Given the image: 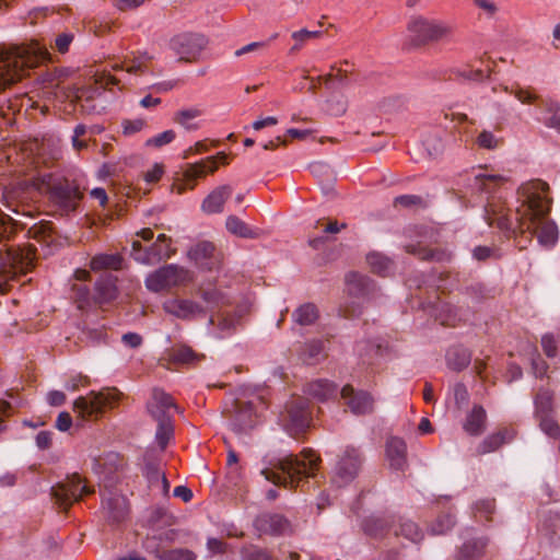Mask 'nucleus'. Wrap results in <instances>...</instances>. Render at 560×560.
<instances>
[{
    "label": "nucleus",
    "instance_id": "1",
    "mask_svg": "<svg viewBox=\"0 0 560 560\" xmlns=\"http://www.w3.org/2000/svg\"><path fill=\"white\" fill-rule=\"evenodd\" d=\"M468 186L472 191L487 194L483 218L490 226H497L506 237H513L520 249L527 247L537 236V241L545 247H552L558 241V228L548 219L550 200L545 197L548 185L541 180H532L517 189L518 206L512 218L511 211L501 192L495 188L504 180L499 175L474 174L468 178Z\"/></svg>",
    "mask_w": 560,
    "mask_h": 560
},
{
    "label": "nucleus",
    "instance_id": "2",
    "mask_svg": "<svg viewBox=\"0 0 560 560\" xmlns=\"http://www.w3.org/2000/svg\"><path fill=\"white\" fill-rule=\"evenodd\" d=\"M50 59L47 48L37 42L0 47V92L22 80L30 69Z\"/></svg>",
    "mask_w": 560,
    "mask_h": 560
},
{
    "label": "nucleus",
    "instance_id": "3",
    "mask_svg": "<svg viewBox=\"0 0 560 560\" xmlns=\"http://www.w3.org/2000/svg\"><path fill=\"white\" fill-rule=\"evenodd\" d=\"M320 458L312 450H303L300 455L289 454L280 458L275 469L265 468L261 475L266 480L284 488H303L306 479L316 475Z\"/></svg>",
    "mask_w": 560,
    "mask_h": 560
},
{
    "label": "nucleus",
    "instance_id": "4",
    "mask_svg": "<svg viewBox=\"0 0 560 560\" xmlns=\"http://www.w3.org/2000/svg\"><path fill=\"white\" fill-rule=\"evenodd\" d=\"M36 248L33 245L14 247L4 245L0 248V294L7 293L18 275H23L34 267Z\"/></svg>",
    "mask_w": 560,
    "mask_h": 560
},
{
    "label": "nucleus",
    "instance_id": "5",
    "mask_svg": "<svg viewBox=\"0 0 560 560\" xmlns=\"http://www.w3.org/2000/svg\"><path fill=\"white\" fill-rule=\"evenodd\" d=\"M407 31L410 44L419 47L429 43L447 39L453 33V27L450 23L442 20L415 15L410 18Z\"/></svg>",
    "mask_w": 560,
    "mask_h": 560
},
{
    "label": "nucleus",
    "instance_id": "6",
    "mask_svg": "<svg viewBox=\"0 0 560 560\" xmlns=\"http://www.w3.org/2000/svg\"><path fill=\"white\" fill-rule=\"evenodd\" d=\"M45 189L50 201L62 212L69 213L74 211L82 198L79 186L65 177L49 176L44 182Z\"/></svg>",
    "mask_w": 560,
    "mask_h": 560
},
{
    "label": "nucleus",
    "instance_id": "7",
    "mask_svg": "<svg viewBox=\"0 0 560 560\" xmlns=\"http://www.w3.org/2000/svg\"><path fill=\"white\" fill-rule=\"evenodd\" d=\"M121 393L116 388H106L98 393L91 392L86 397H79L73 404V410L83 419L102 412L105 408L115 407L120 400Z\"/></svg>",
    "mask_w": 560,
    "mask_h": 560
},
{
    "label": "nucleus",
    "instance_id": "8",
    "mask_svg": "<svg viewBox=\"0 0 560 560\" xmlns=\"http://www.w3.org/2000/svg\"><path fill=\"white\" fill-rule=\"evenodd\" d=\"M191 280L187 269L171 264L159 268L145 278V287L151 292L167 291L180 287Z\"/></svg>",
    "mask_w": 560,
    "mask_h": 560
},
{
    "label": "nucleus",
    "instance_id": "9",
    "mask_svg": "<svg viewBox=\"0 0 560 560\" xmlns=\"http://www.w3.org/2000/svg\"><path fill=\"white\" fill-rule=\"evenodd\" d=\"M284 429L292 436H296L310 427L311 411L310 402L304 397L292 398L285 405V410L281 415Z\"/></svg>",
    "mask_w": 560,
    "mask_h": 560
},
{
    "label": "nucleus",
    "instance_id": "10",
    "mask_svg": "<svg viewBox=\"0 0 560 560\" xmlns=\"http://www.w3.org/2000/svg\"><path fill=\"white\" fill-rule=\"evenodd\" d=\"M93 489L86 485H82L79 475L73 474L65 481H61L51 488V497L55 503L63 511H67L73 502L78 501L85 494L93 493Z\"/></svg>",
    "mask_w": 560,
    "mask_h": 560
},
{
    "label": "nucleus",
    "instance_id": "11",
    "mask_svg": "<svg viewBox=\"0 0 560 560\" xmlns=\"http://www.w3.org/2000/svg\"><path fill=\"white\" fill-rule=\"evenodd\" d=\"M362 462V455L357 448L347 447L332 470L331 483L339 488L350 483L357 477Z\"/></svg>",
    "mask_w": 560,
    "mask_h": 560
},
{
    "label": "nucleus",
    "instance_id": "12",
    "mask_svg": "<svg viewBox=\"0 0 560 560\" xmlns=\"http://www.w3.org/2000/svg\"><path fill=\"white\" fill-rule=\"evenodd\" d=\"M207 45V39L201 34L184 33L171 39V49L179 56L180 61L197 59Z\"/></svg>",
    "mask_w": 560,
    "mask_h": 560
},
{
    "label": "nucleus",
    "instance_id": "13",
    "mask_svg": "<svg viewBox=\"0 0 560 560\" xmlns=\"http://www.w3.org/2000/svg\"><path fill=\"white\" fill-rule=\"evenodd\" d=\"M217 159H219L222 164H229L228 156L224 152H220L217 156H209L197 163L187 164L183 173L184 184L178 188V191L183 192L186 189H194L197 178L203 177L207 173H214L218 168Z\"/></svg>",
    "mask_w": 560,
    "mask_h": 560
},
{
    "label": "nucleus",
    "instance_id": "14",
    "mask_svg": "<svg viewBox=\"0 0 560 560\" xmlns=\"http://www.w3.org/2000/svg\"><path fill=\"white\" fill-rule=\"evenodd\" d=\"M423 308L444 326H455L459 322L467 320L470 314L469 310L454 306L440 299L435 302H425Z\"/></svg>",
    "mask_w": 560,
    "mask_h": 560
},
{
    "label": "nucleus",
    "instance_id": "15",
    "mask_svg": "<svg viewBox=\"0 0 560 560\" xmlns=\"http://www.w3.org/2000/svg\"><path fill=\"white\" fill-rule=\"evenodd\" d=\"M163 310L167 314L184 320L206 315V310L201 304L180 298H171L164 301Z\"/></svg>",
    "mask_w": 560,
    "mask_h": 560
},
{
    "label": "nucleus",
    "instance_id": "16",
    "mask_svg": "<svg viewBox=\"0 0 560 560\" xmlns=\"http://www.w3.org/2000/svg\"><path fill=\"white\" fill-rule=\"evenodd\" d=\"M341 398L355 415H365L373 411L374 399L364 390H355L351 385H346L340 392Z\"/></svg>",
    "mask_w": 560,
    "mask_h": 560
},
{
    "label": "nucleus",
    "instance_id": "17",
    "mask_svg": "<svg viewBox=\"0 0 560 560\" xmlns=\"http://www.w3.org/2000/svg\"><path fill=\"white\" fill-rule=\"evenodd\" d=\"M177 407L173 398L162 389H153L152 397L148 401V411L155 421L171 420L172 410Z\"/></svg>",
    "mask_w": 560,
    "mask_h": 560
},
{
    "label": "nucleus",
    "instance_id": "18",
    "mask_svg": "<svg viewBox=\"0 0 560 560\" xmlns=\"http://www.w3.org/2000/svg\"><path fill=\"white\" fill-rule=\"evenodd\" d=\"M198 295L206 303V312L221 310L222 307L231 304V299L228 293L210 282L199 285Z\"/></svg>",
    "mask_w": 560,
    "mask_h": 560
},
{
    "label": "nucleus",
    "instance_id": "19",
    "mask_svg": "<svg viewBox=\"0 0 560 560\" xmlns=\"http://www.w3.org/2000/svg\"><path fill=\"white\" fill-rule=\"evenodd\" d=\"M347 291L355 298H371L376 292V285L368 276L359 272H350L346 277Z\"/></svg>",
    "mask_w": 560,
    "mask_h": 560
},
{
    "label": "nucleus",
    "instance_id": "20",
    "mask_svg": "<svg viewBox=\"0 0 560 560\" xmlns=\"http://www.w3.org/2000/svg\"><path fill=\"white\" fill-rule=\"evenodd\" d=\"M117 277L112 273H103L95 283L93 294L94 304L103 305L114 301L117 296Z\"/></svg>",
    "mask_w": 560,
    "mask_h": 560
},
{
    "label": "nucleus",
    "instance_id": "21",
    "mask_svg": "<svg viewBox=\"0 0 560 560\" xmlns=\"http://www.w3.org/2000/svg\"><path fill=\"white\" fill-rule=\"evenodd\" d=\"M103 509L106 511L107 518L115 523L124 521L129 511L127 499L118 493L103 495Z\"/></svg>",
    "mask_w": 560,
    "mask_h": 560
},
{
    "label": "nucleus",
    "instance_id": "22",
    "mask_svg": "<svg viewBox=\"0 0 560 560\" xmlns=\"http://www.w3.org/2000/svg\"><path fill=\"white\" fill-rule=\"evenodd\" d=\"M230 185H222L213 189L202 201L201 210L208 214L220 213L223 211L225 201L232 195Z\"/></svg>",
    "mask_w": 560,
    "mask_h": 560
},
{
    "label": "nucleus",
    "instance_id": "23",
    "mask_svg": "<svg viewBox=\"0 0 560 560\" xmlns=\"http://www.w3.org/2000/svg\"><path fill=\"white\" fill-rule=\"evenodd\" d=\"M407 445L404 440L393 436L386 442V456L392 468L402 470L407 464Z\"/></svg>",
    "mask_w": 560,
    "mask_h": 560
},
{
    "label": "nucleus",
    "instance_id": "24",
    "mask_svg": "<svg viewBox=\"0 0 560 560\" xmlns=\"http://www.w3.org/2000/svg\"><path fill=\"white\" fill-rule=\"evenodd\" d=\"M392 533L396 537L401 536L413 544H418L423 539V533L419 526L415 522L404 517L392 520Z\"/></svg>",
    "mask_w": 560,
    "mask_h": 560
},
{
    "label": "nucleus",
    "instance_id": "25",
    "mask_svg": "<svg viewBox=\"0 0 560 560\" xmlns=\"http://www.w3.org/2000/svg\"><path fill=\"white\" fill-rule=\"evenodd\" d=\"M406 250L423 260H432L438 262H445L452 259V253L443 248H429L421 242L418 244H409Z\"/></svg>",
    "mask_w": 560,
    "mask_h": 560
},
{
    "label": "nucleus",
    "instance_id": "26",
    "mask_svg": "<svg viewBox=\"0 0 560 560\" xmlns=\"http://www.w3.org/2000/svg\"><path fill=\"white\" fill-rule=\"evenodd\" d=\"M488 545L487 537L466 538L459 548L456 560H478Z\"/></svg>",
    "mask_w": 560,
    "mask_h": 560
},
{
    "label": "nucleus",
    "instance_id": "27",
    "mask_svg": "<svg viewBox=\"0 0 560 560\" xmlns=\"http://www.w3.org/2000/svg\"><path fill=\"white\" fill-rule=\"evenodd\" d=\"M260 529L272 535H282L290 529V522L280 514H265L257 520Z\"/></svg>",
    "mask_w": 560,
    "mask_h": 560
},
{
    "label": "nucleus",
    "instance_id": "28",
    "mask_svg": "<svg viewBox=\"0 0 560 560\" xmlns=\"http://www.w3.org/2000/svg\"><path fill=\"white\" fill-rule=\"evenodd\" d=\"M337 385L328 380H316L308 383L305 393L319 401H325L337 396Z\"/></svg>",
    "mask_w": 560,
    "mask_h": 560
},
{
    "label": "nucleus",
    "instance_id": "29",
    "mask_svg": "<svg viewBox=\"0 0 560 560\" xmlns=\"http://www.w3.org/2000/svg\"><path fill=\"white\" fill-rule=\"evenodd\" d=\"M237 411L232 420V428L235 432H243L254 427L255 411L252 402H241L236 406Z\"/></svg>",
    "mask_w": 560,
    "mask_h": 560
},
{
    "label": "nucleus",
    "instance_id": "30",
    "mask_svg": "<svg viewBox=\"0 0 560 560\" xmlns=\"http://www.w3.org/2000/svg\"><path fill=\"white\" fill-rule=\"evenodd\" d=\"M514 438L512 429L504 428L497 433L488 435L478 446L479 454H487L497 451L501 445L509 443Z\"/></svg>",
    "mask_w": 560,
    "mask_h": 560
},
{
    "label": "nucleus",
    "instance_id": "31",
    "mask_svg": "<svg viewBox=\"0 0 560 560\" xmlns=\"http://www.w3.org/2000/svg\"><path fill=\"white\" fill-rule=\"evenodd\" d=\"M152 57L147 52L139 54L132 59H126L122 63L113 65L114 70H119L125 74H138L145 73L148 71V65Z\"/></svg>",
    "mask_w": 560,
    "mask_h": 560
},
{
    "label": "nucleus",
    "instance_id": "32",
    "mask_svg": "<svg viewBox=\"0 0 560 560\" xmlns=\"http://www.w3.org/2000/svg\"><path fill=\"white\" fill-rule=\"evenodd\" d=\"M471 362V352L463 346H455L446 353L447 366L456 372L465 370Z\"/></svg>",
    "mask_w": 560,
    "mask_h": 560
},
{
    "label": "nucleus",
    "instance_id": "33",
    "mask_svg": "<svg viewBox=\"0 0 560 560\" xmlns=\"http://www.w3.org/2000/svg\"><path fill=\"white\" fill-rule=\"evenodd\" d=\"M291 317L295 325L311 326L318 319L319 311L315 304L307 302L296 307Z\"/></svg>",
    "mask_w": 560,
    "mask_h": 560
},
{
    "label": "nucleus",
    "instance_id": "34",
    "mask_svg": "<svg viewBox=\"0 0 560 560\" xmlns=\"http://www.w3.org/2000/svg\"><path fill=\"white\" fill-rule=\"evenodd\" d=\"M365 534L372 537H384L392 533V520L381 516H370L362 524Z\"/></svg>",
    "mask_w": 560,
    "mask_h": 560
},
{
    "label": "nucleus",
    "instance_id": "35",
    "mask_svg": "<svg viewBox=\"0 0 560 560\" xmlns=\"http://www.w3.org/2000/svg\"><path fill=\"white\" fill-rule=\"evenodd\" d=\"M487 415L481 406H474L464 423V430L470 435H479L485 430Z\"/></svg>",
    "mask_w": 560,
    "mask_h": 560
},
{
    "label": "nucleus",
    "instance_id": "36",
    "mask_svg": "<svg viewBox=\"0 0 560 560\" xmlns=\"http://www.w3.org/2000/svg\"><path fill=\"white\" fill-rule=\"evenodd\" d=\"M148 249L154 264L168 259L175 253V250L171 248V238L165 234H160Z\"/></svg>",
    "mask_w": 560,
    "mask_h": 560
},
{
    "label": "nucleus",
    "instance_id": "37",
    "mask_svg": "<svg viewBox=\"0 0 560 560\" xmlns=\"http://www.w3.org/2000/svg\"><path fill=\"white\" fill-rule=\"evenodd\" d=\"M202 115V110L197 107L182 108L173 117L174 122L188 131L197 130L200 126L196 121Z\"/></svg>",
    "mask_w": 560,
    "mask_h": 560
},
{
    "label": "nucleus",
    "instance_id": "38",
    "mask_svg": "<svg viewBox=\"0 0 560 560\" xmlns=\"http://www.w3.org/2000/svg\"><path fill=\"white\" fill-rule=\"evenodd\" d=\"M325 357L324 342L318 339L311 340L301 349L300 358L305 364H315Z\"/></svg>",
    "mask_w": 560,
    "mask_h": 560
},
{
    "label": "nucleus",
    "instance_id": "39",
    "mask_svg": "<svg viewBox=\"0 0 560 560\" xmlns=\"http://www.w3.org/2000/svg\"><path fill=\"white\" fill-rule=\"evenodd\" d=\"M122 257L119 254H98L91 259L90 267L94 271L112 269L119 270Z\"/></svg>",
    "mask_w": 560,
    "mask_h": 560
},
{
    "label": "nucleus",
    "instance_id": "40",
    "mask_svg": "<svg viewBox=\"0 0 560 560\" xmlns=\"http://www.w3.org/2000/svg\"><path fill=\"white\" fill-rule=\"evenodd\" d=\"M305 80H311V84L308 86V90L314 91L316 89L315 79L310 78L307 75L304 77ZM347 80V71H342L341 69H337L336 73H328L324 77H318L316 81L318 83H324L326 88L328 89H335L337 88V84L342 85L346 83Z\"/></svg>",
    "mask_w": 560,
    "mask_h": 560
},
{
    "label": "nucleus",
    "instance_id": "41",
    "mask_svg": "<svg viewBox=\"0 0 560 560\" xmlns=\"http://www.w3.org/2000/svg\"><path fill=\"white\" fill-rule=\"evenodd\" d=\"M225 226L230 233L238 237L254 238L257 236V233L236 215H229Z\"/></svg>",
    "mask_w": 560,
    "mask_h": 560
},
{
    "label": "nucleus",
    "instance_id": "42",
    "mask_svg": "<svg viewBox=\"0 0 560 560\" xmlns=\"http://www.w3.org/2000/svg\"><path fill=\"white\" fill-rule=\"evenodd\" d=\"M366 262L373 272L381 276L388 275L393 269L392 260L381 253H370L366 256Z\"/></svg>",
    "mask_w": 560,
    "mask_h": 560
},
{
    "label": "nucleus",
    "instance_id": "43",
    "mask_svg": "<svg viewBox=\"0 0 560 560\" xmlns=\"http://www.w3.org/2000/svg\"><path fill=\"white\" fill-rule=\"evenodd\" d=\"M475 144L483 150H497L503 145V138L498 137L492 131L483 129L475 138Z\"/></svg>",
    "mask_w": 560,
    "mask_h": 560
},
{
    "label": "nucleus",
    "instance_id": "44",
    "mask_svg": "<svg viewBox=\"0 0 560 560\" xmlns=\"http://www.w3.org/2000/svg\"><path fill=\"white\" fill-rule=\"evenodd\" d=\"M472 513L476 520L490 522L494 513L495 504L493 499L478 500L472 504Z\"/></svg>",
    "mask_w": 560,
    "mask_h": 560
},
{
    "label": "nucleus",
    "instance_id": "45",
    "mask_svg": "<svg viewBox=\"0 0 560 560\" xmlns=\"http://www.w3.org/2000/svg\"><path fill=\"white\" fill-rule=\"evenodd\" d=\"M170 358L173 362L190 364L199 359L194 350L187 346L174 347L170 352Z\"/></svg>",
    "mask_w": 560,
    "mask_h": 560
},
{
    "label": "nucleus",
    "instance_id": "46",
    "mask_svg": "<svg viewBox=\"0 0 560 560\" xmlns=\"http://www.w3.org/2000/svg\"><path fill=\"white\" fill-rule=\"evenodd\" d=\"M158 428L155 432V439L159 446L164 450L173 436L174 425L173 420L156 421Z\"/></svg>",
    "mask_w": 560,
    "mask_h": 560
},
{
    "label": "nucleus",
    "instance_id": "47",
    "mask_svg": "<svg viewBox=\"0 0 560 560\" xmlns=\"http://www.w3.org/2000/svg\"><path fill=\"white\" fill-rule=\"evenodd\" d=\"M455 525V516L451 513L441 514L436 521L431 525L430 532L433 535H442L450 530Z\"/></svg>",
    "mask_w": 560,
    "mask_h": 560
},
{
    "label": "nucleus",
    "instance_id": "48",
    "mask_svg": "<svg viewBox=\"0 0 560 560\" xmlns=\"http://www.w3.org/2000/svg\"><path fill=\"white\" fill-rule=\"evenodd\" d=\"M380 346L370 340H362L357 342L354 351L361 358L362 363H370V359L377 354Z\"/></svg>",
    "mask_w": 560,
    "mask_h": 560
},
{
    "label": "nucleus",
    "instance_id": "49",
    "mask_svg": "<svg viewBox=\"0 0 560 560\" xmlns=\"http://www.w3.org/2000/svg\"><path fill=\"white\" fill-rule=\"evenodd\" d=\"M536 416L551 413L552 396L548 390H539L535 398Z\"/></svg>",
    "mask_w": 560,
    "mask_h": 560
},
{
    "label": "nucleus",
    "instance_id": "50",
    "mask_svg": "<svg viewBox=\"0 0 560 560\" xmlns=\"http://www.w3.org/2000/svg\"><path fill=\"white\" fill-rule=\"evenodd\" d=\"M74 300L78 303V308L85 310L94 304L93 295L84 284L73 285Z\"/></svg>",
    "mask_w": 560,
    "mask_h": 560
},
{
    "label": "nucleus",
    "instance_id": "51",
    "mask_svg": "<svg viewBox=\"0 0 560 560\" xmlns=\"http://www.w3.org/2000/svg\"><path fill=\"white\" fill-rule=\"evenodd\" d=\"M226 466L230 481L237 485V481L241 478V466L238 465V456L233 450H229L228 452Z\"/></svg>",
    "mask_w": 560,
    "mask_h": 560
},
{
    "label": "nucleus",
    "instance_id": "52",
    "mask_svg": "<svg viewBox=\"0 0 560 560\" xmlns=\"http://www.w3.org/2000/svg\"><path fill=\"white\" fill-rule=\"evenodd\" d=\"M159 558L161 560H196V555L189 549L178 548L163 550Z\"/></svg>",
    "mask_w": 560,
    "mask_h": 560
},
{
    "label": "nucleus",
    "instance_id": "53",
    "mask_svg": "<svg viewBox=\"0 0 560 560\" xmlns=\"http://www.w3.org/2000/svg\"><path fill=\"white\" fill-rule=\"evenodd\" d=\"M541 430L551 438L560 436V427L552 418L551 413L537 417Z\"/></svg>",
    "mask_w": 560,
    "mask_h": 560
},
{
    "label": "nucleus",
    "instance_id": "54",
    "mask_svg": "<svg viewBox=\"0 0 560 560\" xmlns=\"http://www.w3.org/2000/svg\"><path fill=\"white\" fill-rule=\"evenodd\" d=\"M131 256L133 259L143 265H154L152 257H150L149 249L142 248L139 241H133L131 245Z\"/></svg>",
    "mask_w": 560,
    "mask_h": 560
},
{
    "label": "nucleus",
    "instance_id": "55",
    "mask_svg": "<svg viewBox=\"0 0 560 560\" xmlns=\"http://www.w3.org/2000/svg\"><path fill=\"white\" fill-rule=\"evenodd\" d=\"M243 560H272L271 556L256 546L244 547L241 551Z\"/></svg>",
    "mask_w": 560,
    "mask_h": 560
},
{
    "label": "nucleus",
    "instance_id": "56",
    "mask_svg": "<svg viewBox=\"0 0 560 560\" xmlns=\"http://www.w3.org/2000/svg\"><path fill=\"white\" fill-rule=\"evenodd\" d=\"M499 249L491 246H476L472 249V257L478 261L500 258Z\"/></svg>",
    "mask_w": 560,
    "mask_h": 560
},
{
    "label": "nucleus",
    "instance_id": "57",
    "mask_svg": "<svg viewBox=\"0 0 560 560\" xmlns=\"http://www.w3.org/2000/svg\"><path fill=\"white\" fill-rule=\"evenodd\" d=\"M322 34L320 31H307L300 30L292 33V38L295 40L294 46L291 48V51H298L301 49L302 45L308 39L318 37Z\"/></svg>",
    "mask_w": 560,
    "mask_h": 560
},
{
    "label": "nucleus",
    "instance_id": "58",
    "mask_svg": "<svg viewBox=\"0 0 560 560\" xmlns=\"http://www.w3.org/2000/svg\"><path fill=\"white\" fill-rule=\"evenodd\" d=\"M175 137H176V133L174 130H171V129L165 130L154 137L149 138L145 141V145L161 148L163 145L171 143L175 139Z\"/></svg>",
    "mask_w": 560,
    "mask_h": 560
},
{
    "label": "nucleus",
    "instance_id": "59",
    "mask_svg": "<svg viewBox=\"0 0 560 560\" xmlns=\"http://www.w3.org/2000/svg\"><path fill=\"white\" fill-rule=\"evenodd\" d=\"M348 108V102L343 97L327 101V112L336 117L342 116Z\"/></svg>",
    "mask_w": 560,
    "mask_h": 560
},
{
    "label": "nucleus",
    "instance_id": "60",
    "mask_svg": "<svg viewBox=\"0 0 560 560\" xmlns=\"http://www.w3.org/2000/svg\"><path fill=\"white\" fill-rule=\"evenodd\" d=\"M33 233V237L42 243H49L52 241L51 236V226L50 225H40V226H34L31 229Z\"/></svg>",
    "mask_w": 560,
    "mask_h": 560
},
{
    "label": "nucleus",
    "instance_id": "61",
    "mask_svg": "<svg viewBox=\"0 0 560 560\" xmlns=\"http://www.w3.org/2000/svg\"><path fill=\"white\" fill-rule=\"evenodd\" d=\"M73 38L74 35L72 33L65 32L58 34L55 38V48L61 54L67 52Z\"/></svg>",
    "mask_w": 560,
    "mask_h": 560
},
{
    "label": "nucleus",
    "instance_id": "62",
    "mask_svg": "<svg viewBox=\"0 0 560 560\" xmlns=\"http://www.w3.org/2000/svg\"><path fill=\"white\" fill-rule=\"evenodd\" d=\"M214 252V245L210 242H201L196 245L191 254L196 259L211 257Z\"/></svg>",
    "mask_w": 560,
    "mask_h": 560
},
{
    "label": "nucleus",
    "instance_id": "63",
    "mask_svg": "<svg viewBox=\"0 0 560 560\" xmlns=\"http://www.w3.org/2000/svg\"><path fill=\"white\" fill-rule=\"evenodd\" d=\"M541 346L548 358H553L557 354V345L552 335H544L541 338Z\"/></svg>",
    "mask_w": 560,
    "mask_h": 560
},
{
    "label": "nucleus",
    "instance_id": "64",
    "mask_svg": "<svg viewBox=\"0 0 560 560\" xmlns=\"http://www.w3.org/2000/svg\"><path fill=\"white\" fill-rule=\"evenodd\" d=\"M456 74L465 80L469 81H482L487 78L485 74V71L481 69L477 70H470V69H464V70H457Z\"/></svg>",
    "mask_w": 560,
    "mask_h": 560
}]
</instances>
